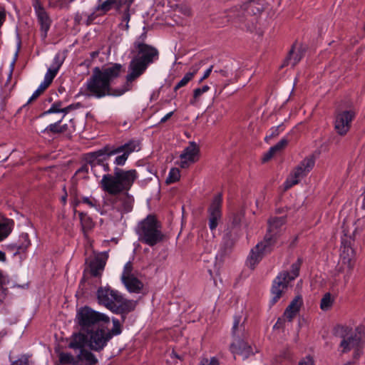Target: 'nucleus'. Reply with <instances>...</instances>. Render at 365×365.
I'll list each match as a JSON object with an SVG mask.
<instances>
[{"mask_svg": "<svg viewBox=\"0 0 365 365\" xmlns=\"http://www.w3.org/2000/svg\"><path fill=\"white\" fill-rule=\"evenodd\" d=\"M59 361L62 364L78 365V356L74 357L69 353H61L59 354Z\"/></svg>", "mask_w": 365, "mask_h": 365, "instance_id": "c756f323", "label": "nucleus"}, {"mask_svg": "<svg viewBox=\"0 0 365 365\" xmlns=\"http://www.w3.org/2000/svg\"><path fill=\"white\" fill-rule=\"evenodd\" d=\"M113 175L105 174L100 181L103 191L111 195H116L111 200V204L121 214L133 210L134 198L128 191L138 178L135 170H124L115 167Z\"/></svg>", "mask_w": 365, "mask_h": 365, "instance_id": "f257e3e1", "label": "nucleus"}, {"mask_svg": "<svg viewBox=\"0 0 365 365\" xmlns=\"http://www.w3.org/2000/svg\"><path fill=\"white\" fill-rule=\"evenodd\" d=\"M302 262V259L299 258L296 262L292 264L291 273L287 271H283L274 279L271 289V293L273 295L271 299L272 305L277 303L281 298L287 290L289 282L298 277Z\"/></svg>", "mask_w": 365, "mask_h": 365, "instance_id": "6e6552de", "label": "nucleus"}, {"mask_svg": "<svg viewBox=\"0 0 365 365\" xmlns=\"http://www.w3.org/2000/svg\"><path fill=\"white\" fill-rule=\"evenodd\" d=\"M135 231L138 241L150 247L162 242L165 239L161 223L154 215H148L145 219L140 221Z\"/></svg>", "mask_w": 365, "mask_h": 365, "instance_id": "423d86ee", "label": "nucleus"}, {"mask_svg": "<svg viewBox=\"0 0 365 365\" xmlns=\"http://www.w3.org/2000/svg\"><path fill=\"white\" fill-rule=\"evenodd\" d=\"M296 43H294L285 58L283 66L291 65L292 67L295 66L302 58L304 54V49L300 46L297 51H295Z\"/></svg>", "mask_w": 365, "mask_h": 365, "instance_id": "b1692460", "label": "nucleus"}, {"mask_svg": "<svg viewBox=\"0 0 365 365\" xmlns=\"http://www.w3.org/2000/svg\"><path fill=\"white\" fill-rule=\"evenodd\" d=\"M122 282L130 292L140 293L143 287V282L135 276L126 277Z\"/></svg>", "mask_w": 365, "mask_h": 365, "instance_id": "a878e982", "label": "nucleus"}, {"mask_svg": "<svg viewBox=\"0 0 365 365\" xmlns=\"http://www.w3.org/2000/svg\"><path fill=\"white\" fill-rule=\"evenodd\" d=\"M145 36V34L142 35L133 43V49L131 51L133 57L128 66L129 73L126 76L128 83L139 78L148 66L158 58V49L144 43Z\"/></svg>", "mask_w": 365, "mask_h": 365, "instance_id": "20e7f679", "label": "nucleus"}, {"mask_svg": "<svg viewBox=\"0 0 365 365\" xmlns=\"http://www.w3.org/2000/svg\"><path fill=\"white\" fill-rule=\"evenodd\" d=\"M136 147L137 144L135 141H129L124 145L117 147L114 146V149H119V152H118L117 154L122 153L115 158L114 161L115 164L117 165H123L125 163L129 155L135 151Z\"/></svg>", "mask_w": 365, "mask_h": 365, "instance_id": "aec40b11", "label": "nucleus"}, {"mask_svg": "<svg viewBox=\"0 0 365 365\" xmlns=\"http://www.w3.org/2000/svg\"><path fill=\"white\" fill-rule=\"evenodd\" d=\"M123 69L120 63H112L110 66L95 67L92 70V75L86 82V91L88 96L101 98L106 96H121L129 88L113 90L111 82L118 78Z\"/></svg>", "mask_w": 365, "mask_h": 365, "instance_id": "7ed1b4c3", "label": "nucleus"}, {"mask_svg": "<svg viewBox=\"0 0 365 365\" xmlns=\"http://www.w3.org/2000/svg\"><path fill=\"white\" fill-rule=\"evenodd\" d=\"M298 312H294V309L289 310V308L287 307L284 311V315L288 319L289 322H292Z\"/></svg>", "mask_w": 365, "mask_h": 365, "instance_id": "49530a36", "label": "nucleus"}, {"mask_svg": "<svg viewBox=\"0 0 365 365\" xmlns=\"http://www.w3.org/2000/svg\"><path fill=\"white\" fill-rule=\"evenodd\" d=\"M197 69H195L192 72L187 73L183 78L175 85L174 88V91H176L179 88L186 86L187 83L194 77L195 73H197Z\"/></svg>", "mask_w": 365, "mask_h": 365, "instance_id": "2f4dec72", "label": "nucleus"}, {"mask_svg": "<svg viewBox=\"0 0 365 365\" xmlns=\"http://www.w3.org/2000/svg\"><path fill=\"white\" fill-rule=\"evenodd\" d=\"M283 130L282 125H279L277 127L272 128L271 129V133L269 137H266V140L267 138H274L279 135V134Z\"/></svg>", "mask_w": 365, "mask_h": 365, "instance_id": "de8ad7c7", "label": "nucleus"}, {"mask_svg": "<svg viewBox=\"0 0 365 365\" xmlns=\"http://www.w3.org/2000/svg\"><path fill=\"white\" fill-rule=\"evenodd\" d=\"M49 86H48L43 81L40 84L36 91H34L31 97L29 99L27 103H31L33 101L36 99Z\"/></svg>", "mask_w": 365, "mask_h": 365, "instance_id": "4c0bfd02", "label": "nucleus"}, {"mask_svg": "<svg viewBox=\"0 0 365 365\" xmlns=\"http://www.w3.org/2000/svg\"><path fill=\"white\" fill-rule=\"evenodd\" d=\"M273 247L264 241L259 242L251 250L250 255L247 259V265L252 269L262 260L263 257L273 250Z\"/></svg>", "mask_w": 365, "mask_h": 365, "instance_id": "2eb2a0df", "label": "nucleus"}, {"mask_svg": "<svg viewBox=\"0 0 365 365\" xmlns=\"http://www.w3.org/2000/svg\"><path fill=\"white\" fill-rule=\"evenodd\" d=\"M133 264L130 262H128L123 268V272L121 276V280L125 279L126 277H133Z\"/></svg>", "mask_w": 365, "mask_h": 365, "instance_id": "a19ab883", "label": "nucleus"}, {"mask_svg": "<svg viewBox=\"0 0 365 365\" xmlns=\"http://www.w3.org/2000/svg\"><path fill=\"white\" fill-rule=\"evenodd\" d=\"M245 321L246 318L242 319V317L240 315L234 317V322L232 328V334L234 337L237 336L240 339V336H243L245 332Z\"/></svg>", "mask_w": 365, "mask_h": 365, "instance_id": "bb28decb", "label": "nucleus"}, {"mask_svg": "<svg viewBox=\"0 0 365 365\" xmlns=\"http://www.w3.org/2000/svg\"><path fill=\"white\" fill-rule=\"evenodd\" d=\"M89 165H90L86 162V163L84 165H83L80 168H78L77 170L76 174L81 173H86V174L88 173Z\"/></svg>", "mask_w": 365, "mask_h": 365, "instance_id": "864d4df0", "label": "nucleus"}, {"mask_svg": "<svg viewBox=\"0 0 365 365\" xmlns=\"http://www.w3.org/2000/svg\"><path fill=\"white\" fill-rule=\"evenodd\" d=\"M334 303V299L331 298V295L329 292L324 294L321 299L320 308L323 311H327L331 309Z\"/></svg>", "mask_w": 365, "mask_h": 365, "instance_id": "7c9ffc66", "label": "nucleus"}, {"mask_svg": "<svg viewBox=\"0 0 365 365\" xmlns=\"http://www.w3.org/2000/svg\"><path fill=\"white\" fill-rule=\"evenodd\" d=\"M130 7H128V5H127L126 9L124 11L123 16V21L126 22V29H128V22L130 19V14L129 13Z\"/></svg>", "mask_w": 365, "mask_h": 365, "instance_id": "8fccbe9b", "label": "nucleus"}, {"mask_svg": "<svg viewBox=\"0 0 365 365\" xmlns=\"http://www.w3.org/2000/svg\"><path fill=\"white\" fill-rule=\"evenodd\" d=\"M117 2L115 0H106L96 8L97 11H101L104 14L110 11L113 7L115 8Z\"/></svg>", "mask_w": 365, "mask_h": 365, "instance_id": "72a5a7b5", "label": "nucleus"}, {"mask_svg": "<svg viewBox=\"0 0 365 365\" xmlns=\"http://www.w3.org/2000/svg\"><path fill=\"white\" fill-rule=\"evenodd\" d=\"M210 87L207 85L203 86L201 88H195L193 91V98L190 101V104H195V103L198 101L202 94L205 93L207 91H209Z\"/></svg>", "mask_w": 365, "mask_h": 365, "instance_id": "f704fd0d", "label": "nucleus"}, {"mask_svg": "<svg viewBox=\"0 0 365 365\" xmlns=\"http://www.w3.org/2000/svg\"><path fill=\"white\" fill-rule=\"evenodd\" d=\"M60 128H61V133H63L66 132L68 130V126L67 124H63V125H61Z\"/></svg>", "mask_w": 365, "mask_h": 365, "instance_id": "e2e57ef3", "label": "nucleus"}, {"mask_svg": "<svg viewBox=\"0 0 365 365\" xmlns=\"http://www.w3.org/2000/svg\"><path fill=\"white\" fill-rule=\"evenodd\" d=\"M100 165L103 167V170L105 172H106L107 174H109L108 173L110 171V168L108 163H106V161L104 162L103 165Z\"/></svg>", "mask_w": 365, "mask_h": 365, "instance_id": "052dcab7", "label": "nucleus"}, {"mask_svg": "<svg viewBox=\"0 0 365 365\" xmlns=\"http://www.w3.org/2000/svg\"><path fill=\"white\" fill-rule=\"evenodd\" d=\"M204 361L201 364H205V365H220L218 360L215 357L211 358L210 362H208L207 359H204Z\"/></svg>", "mask_w": 365, "mask_h": 365, "instance_id": "6e6d98bb", "label": "nucleus"}, {"mask_svg": "<svg viewBox=\"0 0 365 365\" xmlns=\"http://www.w3.org/2000/svg\"><path fill=\"white\" fill-rule=\"evenodd\" d=\"M180 170L177 168H172L165 180L167 184L174 183L180 180Z\"/></svg>", "mask_w": 365, "mask_h": 365, "instance_id": "473e14b6", "label": "nucleus"}, {"mask_svg": "<svg viewBox=\"0 0 365 365\" xmlns=\"http://www.w3.org/2000/svg\"><path fill=\"white\" fill-rule=\"evenodd\" d=\"M338 334L342 338L340 346L343 349V353L348 352L353 348L359 345L361 334L359 333L353 332L351 329L347 327H339Z\"/></svg>", "mask_w": 365, "mask_h": 365, "instance_id": "4468645a", "label": "nucleus"}, {"mask_svg": "<svg viewBox=\"0 0 365 365\" xmlns=\"http://www.w3.org/2000/svg\"><path fill=\"white\" fill-rule=\"evenodd\" d=\"M289 140L287 138H282L280 141H279L276 145L271 147L272 150L275 153H278L283 150L288 144Z\"/></svg>", "mask_w": 365, "mask_h": 365, "instance_id": "37998d69", "label": "nucleus"}, {"mask_svg": "<svg viewBox=\"0 0 365 365\" xmlns=\"http://www.w3.org/2000/svg\"><path fill=\"white\" fill-rule=\"evenodd\" d=\"M63 118L60 119L57 122L54 123H51L49 125H48L43 130V133H53V134H60L61 133V125Z\"/></svg>", "mask_w": 365, "mask_h": 365, "instance_id": "c9c22d12", "label": "nucleus"}, {"mask_svg": "<svg viewBox=\"0 0 365 365\" xmlns=\"http://www.w3.org/2000/svg\"><path fill=\"white\" fill-rule=\"evenodd\" d=\"M63 190H64L65 193L61 197V202H63V205H65L66 203L67 196H68L65 187H63Z\"/></svg>", "mask_w": 365, "mask_h": 365, "instance_id": "680f3d73", "label": "nucleus"}, {"mask_svg": "<svg viewBox=\"0 0 365 365\" xmlns=\"http://www.w3.org/2000/svg\"><path fill=\"white\" fill-rule=\"evenodd\" d=\"M342 228L344 236L341 238V245L344 246V249H351L352 242L354 240V236L356 232V229L352 232H350L349 230H346L344 225H343Z\"/></svg>", "mask_w": 365, "mask_h": 365, "instance_id": "c85d7f7f", "label": "nucleus"}, {"mask_svg": "<svg viewBox=\"0 0 365 365\" xmlns=\"http://www.w3.org/2000/svg\"><path fill=\"white\" fill-rule=\"evenodd\" d=\"M230 351L235 355L242 356L244 359H247L252 353L251 346L241 339H239L237 343H232L230 345Z\"/></svg>", "mask_w": 365, "mask_h": 365, "instance_id": "5701e85b", "label": "nucleus"}, {"mask_svg": "<svg viewBox=\"0 0 365 365\" xmlns=\"http://www.w3.org/2000/svg\"><path fill=\"white\" fill-rule=\"evenodd\" d=\"M212 68H213V66H211L208 69L206 70L203 76L200 79L199 83L202 82L205 79H206L207 78L209 77V76L210 75V73L212 72Z\"/></svg>", "mask_w": 365, "mask_h": 365, "instance_id": "13d9d810", "label": "nucleus"}, {"mask_svg": "<svg viewBox=\"0 0 365 365\" xmlns=\"http://www.w3.org/2000/svg\"><path fill=\"white\" fill-rule=\"evenodd\" d=\"M199 151L197 144L195 142H190L189 145L184 149L180 155L181 161L179 165L180 168H187L190 163L196 162Z\"/></svg>", "mask_w": 365, "mask_h": 365, "instance_id": "a211bd4d", "label": "nucleus"}, {"mask_svg": "<svg viewBox=\"0 0 365 365\" xmlns=\"http://www.w3.org/2000/svg\"><path fill=\"white\" fill-rule=\"evenodd\" d=\"M83 345L82 347L72 348L73 349H79L80 352L78 356V365H96L98 361L96 356L89 350L85 349Z\"/></svg>", "mask_w": 365, "mask_h": 365, "instance_id": "4be33fe9", "label": "nucleus"}, {"mask_svg": "<svg viewBox=\"0 0 365 365\" xmlns=\"http://www.w3.org/2000/svg\"><path fill=\"white\" fill-rule=\"evenodd\" d=\"M5 19V14L4 13L0 11V26L2 24L3 21Z\"/></svg>", "mask_w": 365, "mask_h": 365, "instance_id": "774afa93", "label": "nucleus"}, {"mask_svg": "<svg viewBox=\"0 0 365 365\" xmlns=\"http://www.w3.org/2000/svg\"><path fill=\"white\" fill-rule=\"evenodd\" d=\"M36 9H34L36 14L38 21L41 25V36L42 39H46L47 37L48 31L51 24V20L46 11L43 6H39L38 3Z\"/></svg>", "mask_w": 365, "mask_h": 365, "instance_id": "6ab92c4d", "label": "nucleus"}, {"mask_svg": "<svg viewBox=\"0 0 365 365\" xmlns=\"http://www.w3.org/2000/svg\"><path fill=\"white\" fill-rule=\"evenodd\" d=\"M62 106L61 101H56L52 104L51 107L46 111H44L41 113V116H43L48 114L54 113H61V110Z\"/></svg>", "mask_w": 365, "mask_h": 365, "instance_id": "58836bf2", "label": "nucleus"}, {"mask_svg": "<svg viewBox=\"0 0 365 365\" xmlns=\"http://www.w3.org/2000/svg\"><path fill=\"white\" fill-rule=\"evenodd\" d=\"M299 365H314V361L310 356L306 357Z\"/></svg>", "mask_w": 365, "mask_h": 365, "instance_id": "4d7b16f0", "label": "nucleus"}, {"mask_svg": "<svg viewBox=\"0 0 365 365\" xmlns=\"http://www.w3.org/2000/svg\"><path fill=\"white\" fill-rule=\"evenodd\" d=\"M112 322L113 328L111 329H108V324H103L102 331L98 330L100 334H96L97 338L96 340H95V344L97 345V346L96 351H101L114 336H118L122 333L121 322L115 318L112 319Z\"/></svg>", "mask_w": 365, "mask_h": 365, "instance_id": "1a4fd4ad", "label": "nucleus"}, {"mask_svg": "<svg viewBox=\"0 0 365 365\" xmlns=\"http://www.w3.org/2000/svg\"><path fill=\"white\" fill-rule=\"evenodd\" d=\"M30 245V240L29 235L26 233H23L19 236V241L9 244L6 247L9 250L14 251V255L25 252Z\"/></svg>", "mask_w": 365, "mask_h": 365, "instance_id": "393cba45", "label": "nucleus"}, {"mask_svg": "<svg viewBox=\"0 0 365 365\" xmlns=\"http://www.w3.org/2000/svg\"><path fill=\"white\" fill-rule=\"evenodd\" d=\"M0 261L5 262L6 261V255L5 253L0 251Z\"/></svg>", "mask_w": 365, "mask_h": 365, "instance_id": "338daca9", "label": "nucleus"}, {"mask_svg": "<svg viewBox=\"0 0 365 365\" xmlns=\"http://www.w3.org/2000/svg\"><path fill=\"white\" fill-rule=\"evenodd\" d=\"M8 158V155L6 154L1 155V149L0 148V161H5Z\"/></svg>", "mask_w": 365, "mask_h": 365, "instance_id": "69168bd1", "label": "nucleus"}, {"mask_svg": "<svg viewBox=\"0 0 365 365\" xmlns=\"http://www.w3.org/2000/svg\"><path fill=\"white\" fill-rule=\"evenodd\" d=\"M63 58L61 57L59 53H57L53 58V61L51 68H53V69H56L58 71L60 67L63 64Z\"/></svg>", "mask_w": 365, "mask_h": 365, "instance_id": "c03bdc74", "label": "nucleus"}, {"mask_svg": "<svg viewBox=\"0 0 365 365\" xmlns=\"http://www.w3.org/2000/svg\"><path fill=\"white\" fill-rule=\"evenodd\" d=\"M115 1L117 2L115 9L119 11L123 5H128L129 0H115Z\"/></svg>", "mask_w": 365, "mask_h": 365, "instance_id": "5fc2aeb1", "label": "nucleus"}, {"mask_svg": "<svg viewBox=\"0 0 365 365\" xmlns=\"http://www.w3.org/2000/svg\"><path fill=\"white\" fill-rule=\"evenodd\" d=\"M286 222L285 217H273L268 220V227L263 241L274 247L278 237L284 230V225Z\"/></svg>", "mask_w": 365, "mask_h": 365, "instance_id": "ddd939ff", "label": "nucleus"}, {"mask_svg": "<svg viewBox=\"0 0 365 365\" xmlns=\"http://www.w3.org/2000/svg\"><path fill=\"white\" fill-rule=\"evenodd\" d=\"M82 202L87 204L88 206H90L91 207H96L97 201L94 198L83 197Z\"/></svg>", "mask_w": 365, "mask_h": 365, "instance_id": "09e8293b", "label": "nucleus"}, {"mask_svg": "<svg viewBox=\"0 0 365 365\" xmlns=\"http://www.w3.org/2000/svg\"><path fill=\"white\" fill-rule=\"evenodd\" d=\"M97 299L99 304L113 313L120 314L122 322H125L126 314L133 312L137 304L136 301L125 299L118 291L108 287L98 288Z\"/></svg>", "mask_w": 365, "mask_h": 365, "instance_id": "39448f33", "label": "nucleus"}, {"mask_svg": "<svg viewBox=\"0 0 365 365\" xmlns=\"http://www.w3.org/2000/svg\"><path fill=\"white\" fill-rule=\"evenodd\" d=\"M303 304L302 298L300 295L296 296L287 307L289 309H294V312H299L300 307Z\"/></svg>", "mask_w": 365, "mask_h": 365, "instance_id": "e433bc0d", "label": "nucleus"}, {"mask_svg": "<svg viewBox=\"0 0 365 365\" xmlns=\"http://www.w3.org/2000/svg\"><path fill=\"white\" fill-rule=\"evenodd\" d=\"M173 111H171L170 113H168V114H166L163 118H161L160 123H163L165 122H166L173 115Z\"/></svg>", "mask_w": 365, "mask_h": 365, "instance_id": "bf43d9fd", "label": "nucleus"}, {"mask_svg": "<svg viewBox=\"0 0 365 365\" xmlns=\"http://www.w3.org/2000/svg\"><path fill=\"white\" fill-rule=\"evenodd\" d=\"M10 232L11 230L8 225L0 222V242L6 238Z\"/></svg>", "mask_w": 365, "mask_h": 365, "instance_id": "79ce46f5", "label": "nucleus"}, {"mask_svg": "<svg viewBox=\"0 0 365 365\" xmlns=\"http://www.w3.org/2000/svg\"><path fill=\"white\" fill-rule=\"evenodd\" d=\"M28 362V358L24 357L14 361L11 365H27Z\"/></svg>", "mask_w": 365, "mask_h": 365, "instance_id": "603ef678", "label": "nucleus"}, {"mask_svg": "<svg viewBox=\"0 0 365 365\" xmlns=\"http://www.w3.org/2000/svg\"><path fill=\"white\" fill-rule=\"evenodd\" d=\"M118 152L119 149H114L113 145L108 144L98 150L85 154L83 159L93 169L96 165H103L110 156L116 155Z\"/></svg>", "mask_w": 365, "mask_h": 365, "instance_id": "9b49d317", "label": "nucleus"}, {"mask_svg": "<svg viewBox=\"0 0 365 365\" xmlns=\"http://www.w3.org/2000/svg\"><path fill=\"white\" fill-rule=\"evenodd\" d=\"M76 320L80 327L79 331L73 334L68 347H82L87 345L91 350L96 351V334H100L98 330L102 331L103 324H109L110 318L105 314L85 306L78 309Z\"/></svg>", "mask_w": 365, "mask_h": 365, "instance_id": "f03ea898", "label": "nucleus"}, {"mask_svg": "<svg viewBox=\"0 0 365 365\" xmlns=\"http://www.w3.org/2000/svg\"><path fill=\"white\" fill-rule=\"evenodd\" d=\"M58 71L53 69V68H49L47 71V73L45 75L43 82L46 83L48 86L52 83L53 78L56 76Z\"/></svg>", "mask_w": 365, "mask_h": 365, "instance_id": "ea45409f", "label": "nucleus"}, {"mask_svg": "<svg viewBox=\"0 0 365 365\" xmlns=\"http://www.w3.org/2000/svg\"><path fill=\"white\" fill-rule=\"evenodd\" d=\"M108 255L106 252H101L96 255L93 258L86 259V264H88V272L92 277H99L105 268Z\"/></svg>", "mask_w": 365, "mask_h": 365, "instance_id": "f3484780", "label": "nucleus"}, {"mask_svg": "<svg viewBox=\"0 0 365 365\" xmlns=\"http://www.w3.org/2000/svg\"><path fill=\"white\" fill-rule=\"evenodd\" d=\"M314 160L312 157L304 158L291 173L284 182V190L297 185L299 178L306 176L314 166Z\"/></svg>", "mask_w": 365, "mask_h": 365, "instance_id": "f8f14e48", "label": "nucleus"}, {"mask_svg": "<svg viewBox=\"0 0 365 365\" xmlns=\"http://www.w3.org/2000/svg\"><path fill=\"white\" fill-rule=\"evenodd\" d=\"M263 6L255 0H250L240 6L231 9L228 17L236 23L244 24L247 30L252 31L257 23L258 15Z\"/></svg>", "mask_w": 365, "mask_h": 365, "instance_id": "0eeeda50", "label": "nucleus"}, {"mask_svg": "<svg viewBox=\"0 0 365 365\" xmlns=\"http://www.w3.org/2000/svg\"><path fill=\"white\" fill-rule=\"evenodd\" d=\"M275 153H276L274 151V150L270 148L269 150L264 155L262 158V162H267L275 155Z\"/></svg>", "mask_w": 365, "mask_h": 365, "instance_id": "3c124183", "label": "nucleus"}, {"mask_svg": "<svg viewBox=\"0 0 365 365\" xmlns=\"http://www.w3.org/2000/svg\"><path fill=\"white\" fill-rule=\"evenodd\" d=\"M235 242V239L231 231H227L222 238L219 254L216 255V259L222 261V259L229 255L232 251Z\"/></svg>", "mask_w": 365, "mask_h": 365, "instance_id": "412c9836", "label": "nucleus"}, {"mask_svg": "<svg viewBox=\"0 0 365 365\" xmlns=\"http://www.w3.org/2000/svg\"><path fill=\"white\" fill-rule=\"evenodd\" d=\"M356 115L355 109L339 110L335 113L334 130L341 136L346 135L349 131L351 123Z\"/></svg>", "mask_w": 365, "mask_h": 365, "instance_id": "9d476101", "label": "nucleus"}, {"mask_svg": "<svg viewBox=\"0 0 365 365\" xmlns=\"http://www.w3.org/2000/svg\"><path fill=\"white\" fill-rule=\"evenodd\" d=\"M82 230L83 232L91 230L94 227L92 218L86 212H78Z\"/></svg>", "mask_w": 365, "mask_h": 365, "instance_id": "cd10ccee", "label": "nucleus"}, {"mask_svg": "<svg viewBox=\"0 0 365 365\" xmlns=\"http://www.w3.org/2000/svg\"><path fill=\"white\" fill-rule=\"evenodd\" d=\"M222 194L218 193L214 197L208 208L209 227L212 231L216 229L218 225V221L220 220L222 217Z\"/></svg>", "mask_w": 365, "mask_h": 365, "instance_id": "dca6fc26", "label": "nucleus"}, {"mask_svg": "<svg viewBox=\"0 0 365 365\" xmlns=\"http://www.w3.org/2000/svg\"><path fill=\"white\" fill-rule=\"evenodd\" d=\"M98 55H99V51H93V52H91L90 53L91 58L92 59L96 58Z\"/></svg>", "mask_w": 365, "mask_h": 365, "instance_id": "0e129e2a", "label": "nucleus"}, {"mask_svg": "<svg viewBox=\"0 0 365 365\" xmlns=\"http://www.w3.org/2000/svg\"><path fill=\"white\" fill-rule=\"evenodd\" d=\"M81 106V104L79 103H77L76 104H71L68 106L67 107H65L61 110V113H63L64 115L61 118H63L65 115L68 113L71 110H73L74 109L78 108Z\"/></svg>", "mask_w": 365, "mask_h": 365, "instance_id": "a18cd8bd", "label": "nucleus"}]
</instances>
